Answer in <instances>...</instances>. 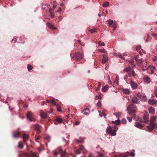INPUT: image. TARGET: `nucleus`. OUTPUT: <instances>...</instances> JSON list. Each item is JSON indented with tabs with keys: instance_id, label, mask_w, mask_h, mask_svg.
I'll return each mask as SVG.
<instances>
[{
	"instance_id": "obj_1",
	"label": "nucleus",
	"mask_w": 157,
	"mask_h": 157,
	"mask_svg": "<svg viewBox=\"0 0 157 157\" xmlns=\"http://www.w3.org/2000/svg\"><path fill=\"white\" fill-rule=\"evenodd\" d=\"M53 153L55 157H57L58 154L61 155L60 157H65L67 155L66 152L65 151H63L61 147L58 148L56 150L53 151Z\"/></svg>"
},
{
	"instance_id": "obj_46",
	"label": "nucleus",
	"mask_w": 157,
	"mask_h": 157,
	"mask_svg": "<svg viewBox=\"0 0 157 157\" xmlns=\"http://www.w3.org/2000/svg\"><path fill=\"white\" fill-rule=\"evenodd\" d=\"M154 93L155 95V96L156 97H157V87L154 90Z\"/></svg>"
},
{
	"instance_id": "obj_7",
	"label": "nucleus",
	"mask_w": 157,
	"mask_h": 157,
	"mask_svg": "<svg viewBox=\"0 0 157 157\" xmlns=\"http://www.w3.org/2000/svg\"><path fill=\"white\" fill-rule=\"evenodd\" d=\"M37 153L36 152H33L32 151H30L28 153L25 154L24 157H38L37 155Z\"/></svg>"
},
{
	"instance_id": "obj_61",
	"label": "nucleus",
	"mask_w": 157,
	"mask_h": 157,
	"mask_svg": "<svg viewBox=\"0 0 157 157\" xmlns=\"http://www.w3.org/2000/svg\"><path fill=\"white\" fill-rule=\"evenodd\" d=\"M138 56H136L135 58V59L136 61H137L139 59H138Z\"/></svg>"
},
{
	"instance_id": "obj_3",
	"label": "nucleus",
	"mask_w": 157,
	"mask_h": 157,
	"mask_svg": "<svg viewBox=\"0 0 157 157\" xmlns=\"http://www.w3.org/2000/svg\"><path fill=\"white\" fill-rule=\"evenodd\" d=\"M124 72H127L128 73L127 74L128 75L129 77H131L132 75L133 76H135V72L130 67H128L125 68L124 71Z\"/></svg>"
},
{
	"instance_id": "obj_36",
	"label": "nucleus",
	"mask_w": 157,
	"mask_h": 157,
	"mask_svg": "<svg viewBox=\"0 0 157 157\" xmlns=\"http://www.w3.org/2000/svg\"><path fill=\"white\" fill-rule=\"evenodd\" d=\"M113 123H114L116 125H118L120 123V120H116L115 121H113Z\"/></svg>"
},
{
	"instance_id": "obj_42",
	"label": "nucleus",
	"mask_w": 157,
	"mask_h": 157,
	"mask_svg": "<svg viewBox=\"0 0 157 157\" xmlns=\"http://www.w3.org/2000/svg\"><path fill=\"white\" fill-rule=\"evenodd\" d=\"M98 44L99 45L101 46H104L105 45L104 42L101 43V42H99L98 43Z\"/></svg>"
},
{
	"instance_id": "obj_12",
	"label": "nucleus",
	"mask_w": 157,
	"mask_h": 157,
	"mask_svg": "<svg viewBox=\"0 0 157 157\" xmlns=\"http://www.w3.org/2000/svg\"><path fill=\"white\" fill-rule=\"evenodd\" d=\"M132 101L134 104H138L140 102L139 100L136 97H134L132 98Z\"/></svg>"
},
{
	"instance_id": "obj_11",
	"label": "nucleus",
	"mask_w": 157,
	"mask_h": 157,
	"mask_svg": "<svg viewBox=\"0 0 157 157\" xmlns=\"http://www.w3.org/2000/svg\"><path fill=\"white\" fill-rule=\"evenodd\" d=\"M143 122L146 123L148 122L149 121L148 114L146 113L144 114L143 116Z\"/></svg>"
},
{
	"instance_id": "obj_29",
	"label": "nucleus",
	"mask_w": 157,
	"mask_h": 157,
	"mask_svg": "<svg viewBox=\"0 0 157 157\" xmlns=\"http://www.w3.org/2000/svg\"><path fill=\"white\" fill-rule=\"evenodd\" d=\"M24 146L22 142H19L18 145V147L20 148H22Z\"/></svg>"
},
{
	"instance_id": "obj_59",
	"label": "nucleus",
	"mask_w": 157,
	"mask_h": 157,
	"mask_svg": "<svg viewBox=\"0 0 157 157\" xmlns=\"http://www.w3.org/2000/svg\"><path fill=\"white\" fill-rule=\"evenodd\" d=\"M51 14V18H53L54 17V14L53 13H51L50 14Z\"/></svg>"
},
{
	"instance_id": "obj_10",
	"label": "nucleus",
	"mask_w": 157,
	"mask_h": 157,
	"mask_svg": "<svg viewBox=\"0 0 157 157\" xmlns=\"http://www.w3.org/2000/svg\"><path fill=\"white\" fill-rule=\"evenodd\" d=\"M108 24L109 26L112 27L113 26L116 25V23L115 21H113L112 20L109 19L108 20Z\"/></svg>"
},
{
	"instance_id": "obj_38",
	"label": "nucleus",
	"mask_w": 157,
	"mask_h": 157,
	"mask_svg": "<svg viewBox=\"0 0 157 157\" xmlns=\"http://www.w3.org/2000/svg\"><path fill=\"white\" fill-rule=\"evenodd\" d=\"M129 63L132 65V67H135V65L134 64V61L133 60L130 61L129 62Z\"/></svg>"
},
{
	"instance_id": "obj_16",
	"label": "nucleus",
	"mask_w": 157,
	"mask_h": 157,
	"mask_svg": "<svg viewBox=\"0 0 157 157\" xmlns=\"http://www.w3.org/2000/svg\"><path fill=\"white\" fill-rule=\"evenodd\" d=\"M135 126L140 129H142L143 126L139 122H136L135 123Z\"/></svg>"
},
{
	"instance_id": "obj_44",
	"label": "nucleus",
	"mask_w": 157,
	"mask_h": 157,
	"mask_svg": "<svg viewBox=\"0 0 157 157\" xmlns=\"http://www.w3.org/2000/svg\"><path fill=\"white\" fill-rule=\"evenodd\" d=\"M142 94H141L140 93H138L137 94V96L140 99V98H141V97L142 96Z\"/></svg>"
},
{
	"instance_id": "obj_14",
	"label": "nucleus",
	"mask_w": 157,
	"mask_h": 157,
	"mask_svg": "<svg viewBox=\"0 0 157 157\" xmlns=\"http://www.w3.org/2000/svg\"><path fill=\"white\" fill-rule=\"evenodd\" d=\"M108 60V58L106 54L103 55L102 63L104 64Z\"/></svg>"
},
{
	"instance_id": "obj_50",
	"label": "nucleus",
	"mask_w": 157,
	"mask_h": 157,
	"mask_svg": "<svg viewBox=\"0 0 157 157\" xmlns=\"http://www.w3.org/2000/svg\"><path fill=\"white\" fill-rule=\"evenodd\" d=\"M56 4V2H54V5H53V9H55L56 7V6H57V5Z\"/></svg>"
},
{
	"instance_id": "obj_55",
	"label": "nucleus",
	"mask_w": 157,
	"mask_h": 157,
	"mask_svg": "<svg viewBox=\"0 0 157 157\" xmlns=\"http://www.w3.org/2000/svg\"><path fill=\"white\" fill-rule=\"evenodd\" d=\"M84 147L82 146H80L79 147V149L81 150H82L84 149Z\"/></svg>"
},
{
	"instance_id": "obj_8",
	"label": "nucleus",
	"mask_w": 157,
	"mask_h": 157,
	"mask_svg": "<svg viewBox=\"0 0 157 157\" xmlns=\"http://www.w3.org/2000/svg\"><path fill=\"white\" fill-rule=\"evenodd\" d=\"M21 132L18 131L13 132V137L15 138L21 137L20 134Z\"/></svg>"
},
{
	"instance_id": "obj_20",
	"label": "nucleus",
	"mask_w": 157,
	"mask_h": 157,
	"mask_svg": "<svg viewBox=\"0 0 157 157\" xmlns=\"http://www.w3.org/2000/svg\"><path fill=\"white\" fill-rule=\"evenodd\" d=\"M40 115L41 117L45 118H46L47 115L46 113L43 112H41L40 113Z\"/></svg>"
},
{
	"instance_id": "obj_25",
	"label": "nucleus",
	"mask_w": 157,
	"mask_h": 157,
	"mask_svg": "<svg viewBox=\"0 0 157 157\" xmlns=\"http://www.w3.org/2000/svg\"><path fill=\"white\" fill-rule=\"evenodd\" d=\"M123 91L124 93L126 94H129L130 91L128 89H123Z\"/></svg>"
},
{
	"instance_id": "obj_40",
	"label": "nucleus",
	"mask_w": 157,
	"mask_h": 157,
	"mask_svg": "<svg viewBox=\"0 0 157 157\" xmlns=\"http://www.w3.org/2000/svg\"><path fill=\"white\" fill-rule=\"evenodd\" d=\"M101 85V83L100 82H99V83H98V87L97 88V89H96V91H97L98 90L100 89Z\"/></svg>"
},
{
	"instance_id": "obj_58",
	"label": "nucleus",
	"mask_w": 157,
	"mask_h": 157,
	"mask_svg": "<svg viewBox=\"0 0 157 157\" xmlns=\"http://www.w3.org/2000/svg\"><path fill=\"white\" fill-rule=\"evenodd\" d=\"M153 60L154 62H155L156 61H157V56H155V58L153 59Z\"/></svg>"
},
{
	"instance_id": "obj_53",
	"label": "nucleus",
	"mask_w": 157,
	"mask_h": 157,
	"mask_svg": "<svg viewBox=\"0 0 157 157\" xmlns=\"http://www.w3.org/2000/svg\"><path fill=\"white\" fill-rule=\"evenodd\" d=\"M149 37H149V35H147L146 40V42H147L148 41H149L148 40H149Z\"/></svg>"
},
{
	"instance_id": "obj_31",
	"label": "nucleus",
	"mask_w": 157,
	"mask_h": 157,
	"mask_svg": "<svg viewBox=\"0 0 157 157\" xmlns=\"http://www.w3.org/2000/svg\"><path fill=\"white\" fill-rule=\"evenodd\" d=\"M98 51L101 53H105L106 54L107 53L106 51L104 49H98Z\"/></svg>"
},
{
	"instance_id": "obj_9",
	"label": "nucleus",
	"mask_w": 157,
	"mask_h": 157,
	"mask_svg": "<svg viewBox=\"0 0 157 157\" xmlns=\"http://www.w3.org/2000/svg\"><path fill=\"white\" fill-rule=\"evenodd\" d=\"M156 123L154 122H150L149 126H147V128L150 131L152 130L155 127Z\"/></svg>"
},
{
	"instance_id": "obj_45",
	"label": "nucleus",
	"mask_w": 157,
	"mask_h": 157,
	"mask_svg": "<svg viewBox=\"0 0 157 157\" xmlns=\"http://www.w3.org/2000/svg\"><path fill=\"white\" fill-rule=\"evenodd\" d=\"M50 102L52 104H53L54 105H56V104L55 101L53 100H52L51 101H50Z\"/></svg>"
},
{
	"instance_id": "obj_15",
	"label": "nucleus",
	"mask_w": 157,
	"mask_h": 157,
	"mask_svg": "<svg viewBox=\"0 0 157 157\" xmlns=\"http://www.w3.org/2000/svg\"><path fill=\"white\" fill-rule=\"evenodd\" d=\"M35 129L37 131V133H39L40 132L41 127L38 124H36L35 126Z\"/></svg>"
},
{
	"instance_id": "obj_64",
	"label": "nucleus",
	"mask_w": 157,
	"mask_h": 157,
	"mask_svg": "<svg viewBox=\"0 0 157 157\" xmlns=\"http://www.w3.org/2000/svg\"><path fill=\"white\" fill-rule=\"evenodd\" d=\"M99 155L100 157H103V155L101 153L99 154Z\"/></svg>"
},
{
	"instance_id": "obj_37",
	"label": "nucleus",
	"mask_w": 157,
	"mask_h": 157,
	"mask_svg": "<svg viewBox=\"0 0 157 157\" xmlns=\"http://www.w3.org/2000/svg\"><path fill=\"white\" fill-rule=\"evenodd\" d=\"M45 139L48 142H49L50 141L51 137L49 136H47L45 137Z\"/></svg>"
},
{
	"instance_id": "obj_35",
	"label": "nucleus",
	"mask_w": 157,
	"mask_h": 157,
	"mask_svg": "<svg viewBox=\"0 0 157 157\" xmlns=\"http://www.w3.org/2000/svg\"><path fill=\"white\" fill-rule=\"evenodd\" d=\"M128 155H129L130 156L133 157L135 156V153L133 152H131L130 153L128 152Z\"/></svg>"
},
{
	"instance_id": "obj_48",
	"label": "nucleus",
	"mask_w": 157,
	"mask_h": 157,
	"mask_svg": "<svg viewBox=\"0 0 157 157\" xmlns=\"http://www.w3.org/2000/svg\"><path fill=\"white\" fill-rule=\"evenodd\" d=\"M127 118L128 121L130 122H131L132 121V118L130 117H127Z\"/></svg>"
},
{
	"instance_id": "obj_51",
	"label": "nucleus",
	"mask_w": 157,
	"mask_h": 157,
	"mask_svg": "<svg viewBox=\"0 0 157 157\" xmlns=\"http://www.w3.org/2000/svg\"><path fill=\"white\" fill-rule=\"evenodd\" d=\"M128 77H129L128 75L127 74H126L125 76L124 77V79L125 80H126L127 79V78Z\"/></svg>"
},
{
	"instance_id": "obj_34",
	"label": "nucleus",
	"mask_w": 157,
	"mask_h": 157,
	"mask_svg": "<svg viewBox=\"0 0 157 157\" xmlns=\"http://www.w3.org/2000/svg\"><path fill=\"white\" fill-rule=\"evenodd\" d=\"M33 67L30 64H28L27 66V68L29 71H30V70L33 69Z\"/></svg>"
},
{
	"instance_id": "obj_23",
	"label": "nucleus",
	"mask_w": 157,
	"mask_h": 157,
	"mask_svg": "<svg viewBox=\"0 0 157 157\" xmlns=\"http://www.w3.org/2000/svg\"><path fill=\"white\" fill-rule=\"evenodd\" d=\"M131 85L132 87L134 89H135L137 87V84L131 81Z\"/></svg>"
},
{
	"instance_id": "obj_18",
	"label": "nucleus",
	"mask_w": 157,
	"mask_h": 157,
	"mask_svg": "<svg viewBox=\"0 0 157 157\" xmlns=\"http://www.w3.org/2000/svg\"><path fill=\"white\" fill-rule=\"evenodd\" d=\"M157 101L154 99H149L148 101V103L150 105H154L156 104Z\"/></svg>"
},
{
	"instance_id": "obj_2",
	"label": "nucleus",
	"mask_w": 157,
	"mask_h": 157,
	"mask_svg": "<svg viewBox=\"0 0 157 157\" xmlns=\"http://www.w3.org/2000/svg\"><path fill=\"white\" fill-rule=\"evenodd\" d=\"M127 111L129 115H131L132 113H135L136 111V106L133 104L129 105L127 107Z\"/></svg>"
},
{
	"instance_id": "obj_49",
	"label": "nucleus",
	"mask_w": 157,
	"mask_h": 157,
	"mask_svg": "<svg viewBox=\"0 0 157 157\" xmlns=\"http://www.w3.org/2000/svg\"><path fill=\"white\" fill-rule=\"evenodd\" d=\"M137 120L138 121H139L141 122H143L144 121L141 118H140V117H138Z\"/></svg>"
},
{
	"instance_id": "obj_28",
	"label": "nucleus",
	"mask_w": 157,
	"mask_h": 157,
	"mask_svg": "<svg viewBox=\"0 0 157 157\" xmlns=\"http://www.w3.org/2000/svg\"><path fill=\"white\" fill-rule=\"evenodd\" d=\"M109 3L108 2H105L103 3L102 6L104 7H106L109 6Z\"/></svg>"
},
{
	"instance_id": "obj_5",
	"label": "nucleus",
	"mask_w": 157,
	"mask_h": 157,
	"mask_svg": "<svg viewBox=\"0 0 157 157\" xmlns=\"http://www.w3.org/2000/svg\"><path fill=\"white\" fill-rule=\"evenodd\" d=\"M84 57L83 54L79 52L75 53L72 56V58L76 60H80Z\"/></svg>"
},
{
	"instance_id": "obj_22",
	"label": "nucleus",
	"mask_w": 157,
	"mask_h": 157,
	"mask_svg": "<svg viewBox=\"0 0 157 157\" xmlns=\"http://www.w3.org/2000/svg\"><path fill=\"white\" fill-rule=\"evenodd\" d=\"M155 109L154 108L151 107L149 109V112L150 113L154 114L155 113Z\"/></svg>"
},
{
	"instance_id": "obj_4",
	"label": "nucleus",
	"mask_w": 157,
	"mask_h": 157,
	"mask_svg": "<svg viewBox=\"0 0 157 157\" xmlns=\"http://www.w3.org/2000/svg\"><path fill=\"white\" fill-rule=\"evenodd\" d=\"M115 130H113V128L109 127L106 129V131L109 133L111 134L112 136H114L116 135V132L117 131V128L116 125L114 126Z\"/></svg>"
},
{
	"instance_id": "obj_33",
	"label": "nucleus",
	"mask_w": 157,
	"mask_h": 157,
	"mask_svg": "<svg viewBox=\"0 0 157 157\" xmlns=\"http://www.w3.org/2000/svg\"><path fill=\"white\" fill-rule=\"evenodd\" d=\"M156 120V118L155 116H152L150 118V122H153Z\"/></svg>"
},
{
	"instance_id": "obj_19",
	"label": "nucleus",
	"mask_w": 157,
	"mask_h": 157,
	"mask_svg": "<svg viewBox=\"0 0 157 157\" xmlns=\"http://www.w3.org/2000/svg\"><path fill=\"white\" fill-rule=\"evenodd\" d=\"M109 88V86L108 85H105L102 88V90L103 92H105L108 90Z\"/></svg>"
},
{
	"instance_id": "obj_41",
	"label": "nucleus",
	"mask_w": 157,
	"mask_h": 157,
	"mask_svg": "<svg viewBox=\"0 0 157 157\" xmlns=\"http://www.w3.org/2000/svg\"><path fill=\"white\" fill-rule=\"evenodd\" d=\"M141 48V46L140 45H138L136 47V49L137 51H138Z\"/></svg>"
},
{
	"instance_id": "obj_52",
	"label": "nucleus",
	"mask_w": 157,
	"mask_h": 157,
	"mask_svg": "<svg viewBox=\"0 0 157 157\" xmlns=\"http://www.w3.org/2000/svg\"><path fill=\"white\" fill-rule=\"evenodd\" d=\"M118 56L121 59H124V58L123 56H122L121 55L118 54Z\"/></svg>"
},
{
	"instance_id": "obj_62",
	"label": "nucleus",
	"mask_w": 157,
	"mask_h": 157,
	"mask_svg": "<svg viewBox=\"0 0 157 157\" xmlns=\"http://www.w3.org/2000/svg\"><path fill=\"white\" fill-rule=\"evenodd\" d=\"M40 137V136H38L35 139V141H37V140L39 139Z\"/></svg>"
},
{
	"instance_id": "obj_56",
	"label": "nucleus",
	"mask_w": 157,
	"mask_h": 157,
	"mask_svg": "<svg viewBox=\"0 0 157 157\" xmlns=\"http://www.w3.org/2000/svg\"><path fill=\"white\" fill-rule=\"evenodd\" d=\"M151 36H155L156 37L157 36V35L155 33H153L151 34Z\"/></svg>"
},
{
	"instance_id": "obj_57",
	"label": "nucleus",
	"mask_w": 157,
	"mask_h": 157,
	"mask_svg": "<svg viewBox=\"0 0 157 157\" xmlns=\"http://www.w3.org/2000/svg\"><path fill=\"white\" fill-rule=\"evenodd\" d=\"M49 10V12L50 14L53 13V10L51 8H50Z\"/></svg>"
},
{
	"instance_id": "obj_54",
	"label": "nucleus",
	"mask_w": 157,
	"mask_h": 157,
	"mask_svg": "<svg viewBox=\"0 0 157 157\" xmlns=\"http://www.w3.org/2000/svg\"><path fill=\"white\" fill-rule=\"evenodd\" d=\"M75 152L77 154H78L80 153V151L78 149H77L76 150Z\"/></svg>"
},
{
	"instance_id": "obj_47",
	"label": "nucleus",
	"mask_w": 157,
	"mask_h": 157,
	"mask_svg": "<svg viewBox=\"0 0 157 157\" xmlns=\"http://www.w3.org/2000/svg\"><path fill=\"white\" fill-rule=\"evenodd\" d=\"M101 102L99 101H98V102L96 104V105L97 107H100L101 106Z\"/></svg>"
},
{
	"instance_id": "obj_30",
	"label": "nucleus",
	"mask_w": 157,
	"mask_h": 157,
	"mask_svg": "<svg viewBox=\"0 0 157 157\" xmlns=\"http://www.w3.org/2000/svg\"><path fill=\"white\" fill-rule=\"evenodd\" d=\"M138 64H141L144 62V60L142 59H139L136 61Z\"/></svg>"
},
{
	"instance_id": "obj_60",
	"label": "nucleus",
	"mask_w": 157,
	"mask_h": 157,
	"mask_svg": "<svg viewBox=\"0 0 157 157\" xmlns=\"http://www.w3.org/2000/svg\"><path fill=\"white\" fill-rule=\"evenodd\" d=\"M80 122L79 121H76L75 123V125H78L79 124Z\"/></svg>"
},
{
	"instance_id": "obj_24",
	"label": "nucleus",
	"mask_w": 157,
	"mask_h": 157,
	"mask_svg": "<svg viewBox=\"0 0 157 157\" xmlns=\"http://www.w3.org/2000/svg\"><path fill=\"white\" fill-rule=\"evenodd\" d=\"M150 78L148 77H145L144 78V81L145 82L148 83L150 82Z\"/></svg>"
},
{
	"instance_id": "obj_6",
	"label": "nucleus",
	"mask_w": 157,
	"mask_h": 157,
	"mask_svg": "<svg viewBox=\"0 0 157 157\" xmlns=\"http://www.w3.org/2000/svg\"><path fill=\"white\" fill-rule=\"evenodd\" d=\"M26 117L28 119H29L31 121H34L35 119L33 117V114L32 112L29 111L26 114Z\"/></svg>"
},
{
	"instance_id": "obj_26",
	"label": "nucleus",
	"mask_w": 157,
	"mask_h": 157,
	"mask_svg": "<svg viewBox=\"0 0 157 157\" xmlns=\"http://www.w3.org/2000/svg\"><path fill=\"white\" fill-rule=\"evenodd\" d=\"M142 96L140 98V99L142 101H145L147 99V97L145 95L142 94Z\"/></svg>"
},
{
	"instance_id": "obj_39",
	"label": "nucleus",
	"mask_w": 157,
	"mask_h": 157,
	"mask_svg": "<svg viewBox=\"0 0 157 157\" xmlns=\"http://www.w3.org/2000/svg\"><path fill=\"white\" fill-rule=\"evenodd\" d=\"M89 32L92 33H93L94 32H96V29L95 28H94L93 29H90L89 30Z\"/></svg>"
},
{
	"instance_id": "obj_17",
	"label": "nucleus",
	"mask_w": 157,
	"mask_h": 157,
	"mask_svg": "<svg viewBox=\"0 0 157 157\" xmlns=\"http://www.w3.org/2000/svg\"><path fill=\"white\" fill-rule=\"evenodd\" d=\"M47 25L48 28H49L50 29H53V30L56 29V28L55 27H53V25H51L50 22H48L47 23Z\"/></svg>"
},
{
	"instance_id": "obj_21",
	"label": "nucleus",
	"mask_w": 157,
	"mask_h": 157,
	"mask_svg": "<svg viewBox=\"0 0 157 157\" xmlns=\"http://www.w3.org/2000/svg\"><path fill=\"white\" fill-rule=\"evenodd\" d=\"M56 120L59 123H61L63 122V119L60 117H57L56 119Z\"/></svg>"
},
{
	"instance_id": "obj_32",
	"label": "nucleus",
	"mask_w": 157,
	"mask_h": 157,
	"mask_svg": "<svg viewBox=\"0 0 157 157\" xmlns=\"http://www.w3.org/2000/svg\"><path fill=\"white\" fill-rule=\"evenodd\" d=\"M113 114L115 115L117 117H119L121 115V113L119 112L114 113Z\"/></svg>"
},
{
	"instance_id": "obj_63",
	"label": "nucleus",
	"mask_w": 157,
	"mask_h": 157,
	"mask_svg": "<svg viewBox=\"0 0 157 157\" xmlns=\"http://www.w3.org/2000/svg\"><path fill=\"white\" fill-rule=\"evenodd\" d=\"M116 79L117 80V83L118 84V80L119 79V77L118 76V75H117L116 76Z\"/></svg>"
},
{
	"instance_id": "obj_43",
	"label": "nucleus",
	"mask_w": 157,
	"mask_h": 157,
	"mask_svg": "<svg viewBox=\"0 0 157 157\" xmlns=\"http://www.w3.org/2000/svg\"><path fill=\"white\" fill-rule=\"evenodd\" d=\"M126 122V121L125 119H123L121 120V123L123 124H125Z\"/></svg>"
},
{
	"instance_id": "obj_13",
	"label": "nucleus",
	"mask_w": 157,
	"mask_h": 157,
	"mask_svg": "<svg viewBox=\"0 0 157 157\" xmlns=\"http://www.w3.org/2000/svg\"><path fill=\"white\" fill-rule=\"evenodd\" d=\"M22 137L23 139L24 142H25L26 141V140H27L28 139L29 136L28 135L23 133Z\"/></svg>"
},
{
	"instance_id": "obj_27",
	"label": "nucleus",
	"mask_w": 157,
	"mask_h": 157,
	"mask_svg": "<svg viewBox=\"0 0 157 157\" xmlns=\"http://www.w3.org/2000/svg\"><path fill=\"white\" fill-rule=\"evenodd\" d=\"M83 111H84V113L86 115H88L90 111L89 109L88 108H86L84 109Z\"/></svg>"
}]
</instances>
